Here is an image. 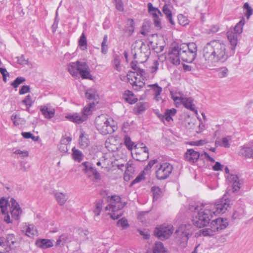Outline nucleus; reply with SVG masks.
Wrapping results in <instances>:
<instances>
[{
	"label": "nucleus",
	"instance_id": "obj_59",
	"mask_svg": "<svg viewBox=\"0 0 253 253\" xmlns=\"http://www.w3.org/2000/svg\"><path fill=\"white\" fill-rule=\"evenodd\" d=\"M116 8L120 11H124V4L122 0H115Z\"/></svg>",
	"mask_w": 253,
	"mask_h": 253
},
{
	"label": "nucleus",
	"instance_id": "obj_37",
	"mask_svg": "<svg viewBox=\"0 0 253 253\" xmlns=\"http://www.w3.org/2000/svg\"><path fill=\"white\" fill-rule=\"evenodd\" d=\"M103 205V201L102 200L99 199L97 200L95 203V208L93 210V212L96 216L100 215L102 211Z\"/></svg>",
	"mask_w": 253,
	"mask_h": 253
},
{
	"label": "nucleus",
	"instance_id": "obj_29",
	"mask_svg": "<svg viewBox=\"0 0 253 253\" xmlns=\"http://www.w3.org/2000/svg\"><path fill=\"white\" fill-rule=\"evenodd\" d=\"M134 22L132 19H128L127 21L126 26L125 29V32L128 36H131L134 32Z\"/></svg>",
	"mask_w": 253,
	"mask_h": 253
},
{
	"label": "nucleus",
	"instance_id": "obj_33",
	"mask_svg": "<svg viewBox=\"0 0 253 253\" xmlns=\"http://www.w3.org/2000/svg\"><path fill=\"white\" fill-rule=\"evenodd\" d=\"M79 141L81 148L83 149L86 148L89 144V140L84 136L83 132L80 135Z\"/></svg>",
	"mask_w": 253,
	"mask_h": 253
},
{
	"label": "nucleus",
	"instance_id": "obj_20",
	"mask_svg": "<svg viewBox=\"0 0 253 253\" xmlns=\"http://www.w3.org/2000/svg\"><path fill=\"white\" fill-rule=\"evenodd\" d=\"M53 195L60 206H63L69 199V196L67 193L58 191H54Z\"/></svg>",
	"mask_w": 253,
	"mask_h": 253
},
{
	"label": "nucleus",
	"instance_id": "obj_53",
	"mask_svg": "<svg viewBox=\"0 0 253 253\" xmlns=\"http://www.w3.org/2000/svg\"><path fill=\"white\" fill-rule=\"evenodd\" d=\"M68 236L67 234H64L60 236L56 241V246L60 245H64L68 239Z\"/></svg>",
	"mask_w": 253,
	"mask_h": 253
},
{
	"label": "nucleus",
	"instance_id": "obj_49",
	"mask_svg": "<svg viewBox=\"0 0 253 253\" xmlns=\"http://www.w3.org/2000/svg\"><path fill=\"white\" fill-rule=\"evenodd\" d=\"M77 64L78 73L79 72V73H80L82 71H84L85 70H89V67L85 62H81L79 61H77Z\"/></svg>",
	"mask_w": 253,
	"mask_h": 253
},
{
	"label": "nucleus",
	"instance_id": "obj_7",
	"mask_svg": "<svg viewBox=\"0 0 253 253\" xmlns=\"http://www.w3.org/2000/svg\"><path fill=\"white\" fill-rule=\"evenodd\" d=\"M193 232L191 224H182L176 230L175 233L180 240V245L182 248L187 246L190 236Z\"/></svg>",
	"mask_w": 253,
	"mask_h": 253
},
{
	"label": "nucleus",
	"instance_id": "obj_56",
	"mask_svg": "<svg viewBox=\"0 0 253 253\" xmlns=\"http://www.w3.org/2000/svg\"><path fill=\"white\" fill-rule=\"evenodd\" d=\"M117 225L119 226L122 227L123 229H125L128 226L127 220L125 218H122L119 220Z\"/></svg>",
	"mask_w": 253,
	"mask_h": 253
},
{
	"label": "nucleus",
	"instance_id": "obj_3",
	"mask_svg": "<svg viewBox=\"0 0 253 253\" xmlns=\"http://www.w3.org/2000/svg\"><path fill=\"white\" fill-rule=\"evenodd\" d=\"M107 201L108 204L105 207V211H108L112 219H118L123 214L121 210L126 205V203L123 202L121 198L116 195L107 197Z\"/></svg>",
	"mask_w": 253,
	"mask_h": 253
},
{
	"label": "nucleus",
	"instance_id": "obj_22",
	"mask_svg": "<svg viewBox=\"0 0 253 253\" xmlns=\"http://www.w3.org/2000/svg\"><path fill=\"white\" fill-rule=\"evenodd\" d=\"M86 98L89 100L95 102L96 104L98 103V95L95 89L91 88L87 89L85 92Z\"/></svg>",
	"mask_w": 253,
	"mask_h": 253
},
{
	"label": "nucleus",
	"instance_id": "obj_34",
	"mask_svg": "<svg viewBox=\"0 0 253 253\" xmlns=\"http://www.w3.org/2000/svg\"><path fill=\"white\" fill-rule=\"evenodd\" d=\"M10 202L9 203L8 201L5 199L4 197H2L0 199V208L1 211V212L3 214L6 213L7 212V206L9 205L10 206Z\"/></svg>",
	"mask_w": 253,
	"mask_h": 253
},
{
	"label": "nucleus",
	"instance_id": "obj_16",
	"mask_svg": "<svg viewBox=\"0 0 253 253\" xmlns=\"http://www.w3.org/2000/svg\"><path fill=\"white\" fill-rule=\"evenodd\" d=\"M10 203L11 204L10 210L12 218L15 220H18L19 219L20 215L22 213V210L18 203L13 198L10 199Z\"/></svg>",
	"mask_w": 253,
	"mask_h": 253
},
{
	"label": "nucleus",
	"instance_id": "obj_10",
	"mask_svg": "<svg viewBox=\"0 0 253 253\" xmlns=\"http://www.w3.org/2000/svg\"><path fill=\"white\" fill-rule=\"evenodd\" d=\"M173 232L171 225H162L155 228L154 234L161 240L169 238Z\"/></svg>",
	"mask_w": 253,
	"mask_h": 253
},
{
	"label": "nucleus",
	"instance_id": "obj_28",
	"mask_svg": "<svg viewBox=\"0 0 253 253\" xmlns=\"http://www.w3.org/2000/svg\"><path fill=\"white\" fill-rule=\"evenodd\" d=\"M153 253H169L161 242H156L153 249Z\"/></svg>",
	"mask_w": 253,
	"mask_h": 253
},
{
	"label": "nucleus",
	"instance_id": "obj_44",
	"mask_svg": "<svg viewBox=\"0 0 253 253\" xmlns=\"http://www.w3.org/2000/svg\"><path fill=\"white\" fill-rule=\"evenodd\" d=\"M25 79L22 77H18L15 80L11 83V85L14 88H16L18 86L23 83L25 81Z\"/></svg>",
	"mask_w": 253,
	"mask_h": 253
},
{
	"label": "nucleus",
	"instance_id": "obj_45",
	"mask_svg": "<svg viewBox=\"0 0 253 253\" xmlns=\"http://www.w3.org/2000/svg\"><path fill=\"white\" fill-rule=\"evenodd\" d=\"M149 86H150L153 90L154 95H161L163 89L161 86H159L157 83L150 84L149 85Z\"/></svg>",
	"mask_w": 253,
	"mask_h": 253
},
{
	"label": "nucleus",
	"instance_id": "obj_13",
	"mask_svg": "<svg viewBox=\"0 0 253 253\" xmlns=\"http://www.w3.org/2000/svg\"><path fill=\"white\" fill-rule=\"evenodd\" d=\"M237 24L233 28H230L227 32V37L231 45V48L235 51L237 45Z\"/></svg>",
	"mask_w": 253,
	"mask_h": 253
},
{
	"label": "nucleus",
	"instance_id": "obj_12",
	"mask_svg": "<svg viewBox=\"0 0 253 253\" xmlns=\"http://www.w3.org/2000/svg\"><path fill=\"white\" fill-rule=\"evenodd\" d=\"M135 152L132 154L133 159L137 161L143 162L149 158L148 149L146 146L141 147L140 150H138L136 146H135Z\"/></svg>",
	"mask_w": 253,
	"mask_h": 253
},
{
	"label": "nucleus",
	"instance_id": "obj_62",
	"mask_svg": "<svg viewBox=\"0 0 253 253\" xmlns=\"http://www.w3.org/2000/svg\"><path fill=\"white\" fill-rule=\"evenodd\" d=\"M224 168V166L221 165L219 162H215L214 166H212V169L214 171H219L222 170L223 168Z\"/></svg>",
	"mask_w": 253,
	"mask_h": 253
},
{
	"label": "nucleus",
	"instance_id": "obj_26",
	"mask_svg": "<svg viewBox=\"0 0 253 253\" xmlns=\"http://www.w3.org/2000/svg\"><path fill=\"white\" fill-rule=\"evenodd\" d=\"M123 98L129 104H132L135 103L137 101V98L134 96L132 91L126 90L123 94Z\"/></svg>",
	"mask_w": 253,
	"mask_h": 253
},
{
	"label": "nucleus",
	"instance_id": "obj_23",
	"mask_svg": "<svg viewBox=\"0 0 253 253\" xmlns=\"http://www.w3.org/2000/svg\"><path fill=\"white\" fill-rule=\"evenodd\" d=\"M66 117L69 120L77 124H81L85 121V116L77 113L68 115Z\"/></svg>",
	"mask_w": 253,
	"mask_h": 253
},
{
	"label": "nucleus",
	"instance_id": "obj_8",
	"mask_svg": "<svg viewBox=\"0 0 253 253\" xmlns=\"http://www.w3.org/2000/svg\"><path fill=\"white\" fill-rule=\"evenodd\" d=\"M172 169V166L169 163H158L156 166V176L159 180L165 179L169 177Z\"/></svg>",
	"mask_w": 253,
	"mask_h": 253
},
{
	"label": "nucleus",
	"instance_id": "obj_38",
	"mask_svg": "<svg viewBox=\"0 0 253 253\" xmlns=\"http://www.w3.org/2000/svg\"><path fill=\"white\" fill-rule=\"evenodd\" d=\"M214 70L217 73L218 77L220 78L226 77L228 75V70L225 67L215 68Z\"/></svg>",
	"mask_w": 253,
	"mask_h": 253
},
{
	"label": "nucleus",
	"instance_id": "obj_35",
	"mask_svg": "<svg viewBox=\"0 0 253 253\" xmlns=\"http://www.w3.org/2000/svg\"><path fill=\"white\" fill-rule=\"evenodd\" d=\"M78 44L82 50H84L87 49V40L84 33H83L80 36L78 41Z\"/></svg>",
	"mask_w": 253,
	"mask_h": 253
},
{
	"label": "nucleus",
	"instance_id": "obj_6",
	"mask_svg": "<svg viewBox=\"0 0 253 253\" xmlns=\"http://www.w3.org/2000/svg\"><path fill=\"white\" fill-rule=\"evenodd\" d=\"M127 77L129 83L132 85L134 90H139L144 86V80L146 78V74L144 70L138 69L136 75L135 72H131L127 74Z\"/></svg>",
	"mask_w": 253,
	"mask_h": 253
},
{
	"label": "nucleus",
	"instance_id": "obj_58",
	"mask_svg": "<svg viewBox=\"0 0 253 253\" xmlns=\"http://www.w3.org/2000/svg\"><path fill=\"white\" fill-rule=\"evenodd\" d=\"M0 73L2 75L3 81L4 82L6 83L7 82L6 77L9 76V74L5 68L2 67H0Z\"/></svg>",
	"mask_w": 253,
	"mask_h": 253
},
{
	"label": "nucleus",
	"instance_id": "obj_43",
	"mask_svg": "<svg viewBox=\"0 0 253 253\" xmlns=\"http://www.w3.org/2000/svg\"><path fill=\"white\" fill-rule=\"evenodd\" d=\"M34 102L32 101V96L30 95H27L25 99L22 100V103L26 105L27 110L33 105Z\"/></svg>",
	"mask_w": 253,
	"mask_h": 253
},
{
	"label": "nucleus",
	"instance_id": "obj_55",
	"mask_svg": "<svg viewBox=\"0 0 253 253\" xmlns=\"http://www.w3.org/2000/svg\"><path fill=\"white\" fill-rule=\"evenodd\" d=\"M244 8L245 9H246V15L247 16V18L248 19H249L251 16V15L253 14V9L252 8L249 6V4L246 2L244 5Z\"/></svg>",
	"mask_w": 253,
	"mask_h": 253
},
{
	"label": "nucleus",
	"instance_id": "obj_14",
	"mask_svg": "<svg viewBox=\"0 0 253 253\" xmlns=\"http://www.w3.org/2000/svg\"><path fill=\"white\" fill-rule=\"evenodd\" d=\"M40 110L44 118L46 119L50 120L55 115V110L50 103H46L40 106Z\"/></svg>",
	"mask_w": 253,
	"mask_h": 253
},
{
	"label": "nucleus",
	"instance_id": "obj_17",
	"mask_svg": "<svg viewBox=\"0 0 253 253\" xmlns=\"http://www.w3.org/2000/svg\"><path fill=\"white\" fill-rule=\"evenodd\" d=\"M200 157V154L193 149H188L185 153V159L191 164L196 163Z\"/></svg>",
	"mask_w": 253,
	"mask_h": 253
},
{
	"label": "nucleus",
	"instance_id": "obj_39",
	"mask_svg": "<svg viewBox=\"0 0 253 253\" xmlns=\"http://www.w3.org/2000/svg\"><path fill=\"white\" fill-rule=\"evenodd\" d=\"M215 234L212 230H211V228L210 227L204 228L203 229L199 230V235L200 236H212Z\"/></svg>",
	"mask_w": 253,
	"mask_h": 253
},
{
	"label": "nucleus",
	"instance_id": "obj_27",
	"mask_svg": "<svg viewBox=\"0 0 253 253\" xmlns=\"http://www.w3.org/2000/svg\"><path fill=\"white\" fill-rule=\"evenodd\" d=\"M126 170L125 172L124 179L126 180L129 179L130 176H132L134 172V168L133 165L131 162H128L125 166Z\"/></svg>",
	"mask_w": 253,
	"mask_h": 253
},
{
	"label": "nucleus",
	"instance_id": "obj_1",
	"mask_svg": "<svg viewBox=\"0 0 253 253\" xmlns=\"http://www.w3.org/2000/svg\"><path fill=\"white\" fill-rule=\"evenodd\" d=\"M228 186L223 197L214 203H201L190 205L189 210L197 214L193 218V224L199 228L207 226L213 215L223 213L230 207L231 200L236 199L237 196V174L230 172L227 167L224 169Z\"/></svg>",
	"mask_w": 253,
	"mask_h": 253
},
{
	"label": "nucleus",
	"instance_id": "obj_50",
	"mask_svg": "<svg viewBox=\"0 0 253 253\" xmlns=\"http://www.w3.org/2000/svg\"><path fill=\"white\" fill-rule=\"evenodd\" d=\"M5 240L8 247H10V246L14 245L15 242V236L13 234L7 235Z\"/></svg>",
	"mask_w": 253,
	"mask_h": 253
},
{
	"label": "nucleus",
	"instance_id": "obj_21",
	"mask_svg": "<svg viewBox=\"0 0 253 253\" xmlns=\"http://www.w3.org/2000/svg\"><path fill=\"white\" fill-rule=\"evenodd\" d=\"M180 103L183 104V105L187 109L197 113V111L196 109L195 106L193 104V100L192 98H186L183 97L181 99V100L180 102Z\"/></svg>",
	"mask_w": 253,
	"mask_h": 253
},
{
	"label": "nucleus",
	"instance_id": "obj_51",
	"mask_svg": "<svg viewBox=\"0 0 253 253\" xmlns=\"http://www.w3.org/2000/svg\"><path fill=\"white\" fill-rule=\"evenodd\" d=\"M0 247L3 249L0 250V253H3L8 251L7 250L8 246L6 242L5 238L3 237H0Z\"/></svg>",
	"mask_w": 253,
	"mask_h": 253
},
{
	"label": "nucleus",
	"instance_id": "obj_47",
	"mask_svg": "<svg viewBox=\"0 0 253 253\" xmlns=\"http://www.w3.org/2000/svg\"><path fill=\"white\" fill-rule=\"evenodd\" d=\"M159 66V61L158 60H154L152 64L149 67L150 72L152 74H155L158 71Z\"/></svg>",
	"mask_w": 253,
	"mask_h": 253
},
{
	"label": "nucleus",
	"instance_id": "obj_52",
	"mask_svg": "<svg viewBox=\"0 0 253 253\" xmlns=\"http://www.w3.org/2000/svg\"><path fill=\"white\" fill-rule=\"evenodd\" d=\"M145 104L142 102L137 103L134 108V111L137 113H141L145 110Z\"/></svg>",
	"mask_w": 253,
	"mask_h": 253
},
{
	"label": "nucleus",
	"instance_id": "obj_18",
	"mask_svg": "<svg viewBox=\"0 0 253 253\" xmlns=\"http://www.w3.org/2000/svg\"><path fill=\"white\" fill-rule=\"evenodd\" d=\"M22 232L30 238H34L35 236H38V231L35 226L33 224H25L23 226Z\"/></svg>",
	"mask_w": 253,
	"mask_h": 253
},
{
	"label": "nucleus",
	"instance_id": "obj_19",
	"mask_svg": "<svg viewBox=\"0 0 253 253\" xmlns=\"http://www.w3.org/2000/svg\"><path fill=\"white\" fill-rule=\"evenodd\" d=\"M171 7L169 3H165L162 8L163 15L166 16L167 19L171 25H174L175 23L172 18V11L170 9Z\"/></svg>",
	"mask_w": 253,
	"mask_h": 253
},
{
	"label": "nucleus",
	"instance_id": "obj_5",
	"mask_svg": "<svg viewBox=\"0 0 253 253\" xmlns=\"http://www.w3.org/2000/svg\"><path fill=\"white\" fill-rule=\"evenodd\" d=\"M175 45V42L172 43L171 47L169 48L168 53V59L170 63L173 65H178L180 64V59L183 61L187 63H192L195 58H190V53L187 50L180 49V48H178V54H175L174 55H171L172 54L173 47Z\"/></svg>",
	"mask_w": 253,
	"mask_h": 253
},
{
	"label": "nucleus",
	"instance_id": "obj_32",
	"mask_svg": "<svg viewBox=\"0 0 253 253\" xmlns=\"http://www.w3.org/2000/svg\"><path fill=\"white\" fill-rule=\"evenodd\" d=\"M68 70L72 76L77 77L78 75L77 61L71 62L68 65Z\"/></svg>",
	"mask_w": 253,
	"mask_h": 253
},
{
	"label": "nucleus",
	"instance_id": "obj_41",
	"mask_svg": "<svg viewBox=\"0 0 253 253\" xmlns=\"http://www.w3.org/2000/svg\"><path fill=\"white\" fill-rule=\"evenodd\" d=\"M11 120L15 126L22 124L24 122L23 119L21 118L19 115L15 114L12 115L11 116Z\"/></svg>",
	"mask_w": 253,
	"mask_h": 253
},
{
	"label": "nucleus",
	"instance_id": "obj_61",
	"mask_svg": "<svg viewBox=\"0 0 253 253\" xmlns=\"http://www.w3.org/2000/svg\"><path fill=\"white\" fill-rule=\"evenodd\" d=\"M230 140V137L227 136L222 139L221 146L224 147H229V141Z\"/></svg>",
	"mask_w": 253,
	"mask_h": 253
},
{
	"label": "nucleus",
	"instance_id": "obj_31",
	"mask_svg": "<svg viewBox=\"0 0 253 253\" xmlns=\"http://www.w3.org/2000/svg\"><path fill=\"white\" fill-rule=\"evenodd\" d=\"M240 153L246 157L253 159V148L252 147L245 146L241 149Z\"/></svg>",
	"mask_w": 253,
	"mask_h": 253
},
{
	"label": "nucleus",
	"instance_id": "obj_9",
	"mask_svg": "<svg viewBox=\"0 0 253 253\" xmlns=\"http://www.w3.org/2000/svg\"><path fill=\"white\" fill-rule=\"evenodd\" d=\"M180 48V49L187 50L188 52L190 53V58H196L197 52V46L194 42H190L188 44L181 43L178 44L175 42L174 47L173 48L172 53L175 54H178V48ZM171 55H173L171 54Z\"/></svg>",
	"mask_w": 253,
	"mask_h": 253
},
{
	"label": "nucleus",
	"instance_id": "obj_64",
	"mask_svg": "<svg viewBox=\"0 0 253 253\" xmlns=\"http://www.w3.org/2000/svg\"><path fill=\"white\" fill-rule=\"evenodd\" d=\"M58 149L61 152H67L69 150L68 146L60 143L58 145Z\"/></svg>",
	"mask_w": 253,
	"mask_h": 253
},
{
	"label": "nucleus",
	"instance_id": "obj_4",
	"mask_svg": "<svg viewBox=\"0 0 253 253\" xmlns=\"http://www.w3.org/2000/svg\"><path fill=\"white\" fill-rule=\"evenodd\" d=\"M95 122L96 128L103 135L111 134L117 129L114 121L104 115L96 117Z\"/></svg>",
	"mask_w": 253,
	"mask_h": 253
},
{
	"label": "nucleus",
	"instance_id": "obj_15",
	"mask_svg": "<svg viewBox=\"0 0 253 253\" xmlns=\"http://www.w3.org/2000/svg\"><path fill=\"white\" fill-rule=\"evenodd\" d=\"M227 225L228 222L226 219L224 220L221 218H217L211 222L209 227L216 234L219 230L225 229Z\"/></svg>",
	"mask_w": 253,
	"mask_h": 253
},
{
	"label": "nucleus",
	"instance_id": "obj_24",
	"mask_svg": "<svg viewBox=\"0 0 253 253\" xmlns=\"http://www.w3.org/2000/svg\"><path fill=\"white\" fill-rule=\"evenodd\" d=\"M36 245L41 249H47L53 246V241L49 239H42L37 240Z\"/></svg>",
	"mask_w": 253,
	"mask_h": 253
},
{
	"label": "nucleus",
	"instance_id": "obj_36",
	"mask_svg": "<svg viewBox=\"0 0 253 253\" xmlns=\"http://www.w3.org/2000/svg\"><path fill=\"white\" fill-rule=\"evenodd\" d=\"M120 61V56L117 54L115 55L113 57V60L112 61V64L114 68L118 72H121V71Z\"/></svg>",
	"mask_w": 253,
	"mask_h": 253
},
{
	"label": "nucleus",
	"instance_id": "obj_48",
	"mask_svg": "<svg viewBox=\"0 0 253 253\" xmlns=\"http://www.w3.org/2000/svg\"><path fill=\"white\" fill-rule=\"evenodd\" d=\"M124 139H125L124 143H125V144L126 146V148L129 150H132L134 146V144L131 140L130 138L128 136L126 135L125 136Z\"/></svg>",
	"mask_w": 253,
	"mask_h": 253
},
{
	"label": "nucleus",
	"instance_id": "obj_54",
	"mask_svg": "<svg viewBox=\"0 0 253 253\" xmlns=\"http://www.w3.org/2000/svg\"><path fill=\"white\" fill-rule=\"evenodd\" d=\"M72 139V138L71 136H67V135L66 134L64 135H63L62 137L60 140V143L68 145V144H70Z\"/></svg>",
	"mask_w": 253,
	"mask_h": 253
},
{
	"label": "nucleus",
	"instance_id": "obj_57",
	"mask_svg": "<svg viewBox=\"0 0 253 253\" xmlns=\"http://www.w3.org/2000/svg\"><path fill=\"white\" fill-rule=\"evenodd\" d=\"M80 74L83 79H91V75L90 73L89 69L82 71Z\"/></svg>",
	"mask_w": 253,
	"mask_h": 253
},
{
	"label": "nucleus",
	"instance_id": "obj_42",
	"mask_svg": "<svg viewBox=\"0 0 253 253\" xmlns=\"http://www.w3.org/2000/svg\"><path fill=\"white\" fill-rule=\"evenodd\" d=\"M108 41V36L105 35L103 37V41L101 43V52L105 54L108 51V45L107 44Z\"/></svg>",
	"mask_w": 253,
	"mask_h": 253
},
{
	"label": "nucleus",
	"instance_id": "obj_30",
	"mask_svg": "<svg viewBox=\"0 0 253 253\" xmlns=\"http://www.w3.org/2000/svg\"><path fill=\"white\" fill-rule=\"evenodd\" d=\"M72 152L73 159L76 161L81 162L84 157L83 153L78 149H77L75 147L72 148Z\"/></svg>",
	"mask_w": 253,
	"mask_h": 253
},
{
	"label": "nucleus",
	"instance_id": "obj_25",
	"mask_svg": "<svg viewBox=\"0 0 253 253\" xmlns=\"http://www.w3.org/2000/svg\"><path fill=\"white\" fill-rule=\"evenodd\" d=\"M96 105L95 102H91L83 108L82 114L83 116H85V120L87 119V116L94 110Z\"/></svg>",
	"mask_w": 253,
	"mask_h": 253
},
{
	"label": "nucleus",
	"instance_id": "obj_40",
	"mask_svg": "<svg viewBox=\"0 0 253 253\" xmlns=\"http://www.w3.org/2000/svg\"><path fill=\"white\" fill-rule=\"evenodd\" d=\"M170 94L171 98L176 103H177L176 101H179L180 102L181 99L183 98L182 94L179 91L170 90Z\"/></svg>",
	"mask_w": 253,
	"mask_h": 253
},
{
	"label": "nucleus",
	"instance_id": "obj_46",
	"mask_svg": "<svg viewBox=\"0 0 253 253\" xmlns=\"http://www.w3.org/2000/svg\"><path fill=\"white\" fill-rule=\"evenodd\" d=\"M178 23L182 26H186L189 24V20L183 14H179L177 16Z\"/></svg>",
	"mask_w": 253,
	"mask_h": 253
},
{
	"label": "nucleus",
	"instance_id": "obj_11",
	"mask_svg": "<svg viewBox=\"0 0 253 253\" xmlns=\"http://www.w3.org/2000/svg\"><path fill=\"white\" fill-rule=\"evenodd\" d=\"M147 7L148 12L153 18L155 26L161 29V20L160 16H163L162 12L158 8L154 7L152 3L151 2L148 3Z\"/></svg>",
	"mask_w": 253,
	"mask_h": 253
},
{
	"label": "nucleus",
	"instance_id": "obj_60",
	"mask_svg": "<svg viewBox=\"0 0 253 253\" xmlns=\"http://www.w3.org/2000/svg\"><path fill=\"white\" fill-rule=\"evenodd\" d=\"M30 91V87L29 85H23L21 89L19 90V93L20 95H23L28 92H29Z\"/></svg>",
	"mask_w": 253,
	"mask_h": 253
},
{
	"label": "nucleus",
	"instance_id": "obj_2",
	"mask_svg": "<svg viewBox=\"0 0 253 253\" xmlns=\"http://www.w3.org/2000/svg\"><path fill=\"white\" fill-rule=\"evenodd\" d=\"M203 57L210 67H215L228 58L226 44L220 40H212L203 48Z\"/></svg>",
	"mask_w": 253,
	"mask_h": 253
},
{
	"label": "nucleus",
	"instance_id": "obj_63",
	"mask_svg": "<svg viewBox=\"0 0 253 253\" xmlns=\"http://www.w3.org/2000/svg\"><path fill=\"white\" fill-rule=\"evenodd\" d=\"M157 162L158 161L157 160H153L150 161L148 164V165L145 167L144 171L149 170L151 169V168L154 165V164L158 163Z\"/></svg>",
	"mask_w": 253,
	"mask_h": 253
}]
</instances>
